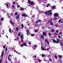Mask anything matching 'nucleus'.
Here are the masks:
<instances>
[{
	"label": "nucleus",
	"instance_id": "1",
	"mask_svg": "<svg viewBox=\"0 0 63 63\" xmlns=\"http://www.w3.org/2000/svg\"><path fill=\"white\" fill-rule=\"evenodd\" d=\"M52 11V10H50L48 12H45V14L47 15H51L52 14V13H51Z\"/></svg>",
	"mask_w": 63,
	"mask_h": 63
},
{
	"label": "nucleus",
	"instance_id": "2",
	"mask_svg": "<svg viewBox=\"0 0 63 63\" xmlns=\"http://www.w3.org/2000/svg\"><path fill=\"white\" fill-rule=\"evenodd\" d=\"M51 21H52V19H50V20H49V21L48 22L49 23V22H50V24L51 25H53V23L52 22H51Z\"/></svg>",
	"mask_w": 63,
	"mask_h": 63
},
{
	"label": "nucleus",
	"instance_id": "3",
	"mask_svg": "<svg viewBox=\"0 0 63 63\" xmlns=\"http://www.w3.org/2000/svg\"><path fill=\"white\" fill-rule=\"evenodd\" d=\"M28 2L29 4H30L31 5H33V4H34V2L32 1H30V0H28Z\"/></svg>",
	"mask_w": 63,
	"mask_h": 63
},
{
	"label": "nucleus",
	"instance_id": "4",
	"mask_svg": "<svg viewBox=\"0 0 63 63\" xmlns=\"http://www.w3.org/2000/svg\"><path fill=\"white\" fill-rule=\"evenodd\" d=\"M6 5L7 8H9L10 7V4L8 2L6 4Z\"/></svg>",
	"mask_w": 63,
	"mask_h": 63
},
{
	"label": "nucleus",
	"instance_id": "5",
	"mask_svg": "<svg viewBox=\"0 0 63 63\" xmlns=\"http://www.w3.org/2000/svg\"><path fill=\"white\" fill-rule=\"evenodd\" d=\"M58 14L57 13H55L54 15V16H55L56 17V16H58Z\"/></svg>",
	"mask_w": 63,
	"mask_h": 63
},
{
	"label": "nucleus",
	"instance_id": "6",
	"mask_svg": "<svg viewBox=\"0 0 63 63\" xmlns=\"http://www.w3.org/2000/svg\"><path fill=\"white\" fill-rule=\"evenodd\" d=\"M59 41H60V40L58 39H57L56 43H59Z\"/></svg>",
	"mask_w": 63,
	"mask_h": 63
},
{
	"label": "nucleus",
	"instance_id": "7",
	"mask_svg": "<svg viewBox=\"0 0 63 63\" xmlns=\"http://www.w3.org/2000/svg\"><path fill=\"white\" fill-rule=\"evenodd\" d=\"M36 47H37V46L35 45L34 47H33V49H35L36 48Z\"/></svg>",
	"mask_w": 63,
	"mask_h": 63
},
{
	"label": "nucleus",
	"instance_id": "8",
	"mask_svg": "<svg viewBox=\"0 0 63 63\" xmlns=\"http://www.w3.org/2000/svg\"><path fill=\"white\" fill-rule=\"evenodd\" d=\"M19 17V15H18L16 17V18L17 19H18Z\"/></svg>",
	"mask_w": 63,
	"mask_h": 63
},
{
	"label": "nucleus",
	"instance_id": "9",
	"mask_svg": "<svg viewBox=\"0 0 63 63\" xmlns=\"http://www.w3.org/2000/svg\"><path fill=\"white\" fill-rule=\"evenodd\" d=\"M22 15L23 16H27V15L25 14H22Z\"/></svg>",
	"mask_w": 63,
	"mask_h": 63
},
{
	"label": "nucleus",
	"instance_id": "10",
	"mask_svg": "<svg viewBox=\"0 0 63 63\" xmlns=\"http://www.w3.org/2000/svg\"><path fill=\"white\" fill-rule=\"evenodd\" d=\"M52 41L54 43H56V41L54 39H52Z\"/></svg>",
	"mask_w": 63,
	"mask_h": 63
},
{
	"label": "nucleus",
	"instance_id": "11",
	"mask_svg": "<svg viewBox=\"0 0 63 63\" xmlns=\"http://www.w3.org/2000/svg\"><path fill=\"white\" fill-rule=\"evenodd\" d=\"M47 41V40L46 39L45 40V42L47 43V44H49V42Z\"/></svg>",
	"mask_w": 63,
	"mask_h": 63
},
{
	"label": "nucleus",
	"instance_id": "12",
	"mask_svg": "<svg viewBox=\"0 0 63 63\" xmlns=\"http://www.w3.org/2000/svg\"><path fill=\"white\" fill-rule=\"evenodd\" d=\"M28 32H29V31H28V30H27V35H28L29 34H28Z\"/></svg>",
	"mask_w": 63,
	"mask_h": 63
},
{
	"label": "nucleus",
	"instance_id": "13",
	"mask_svg": "<svg viewBox=\"0 0 63 63\" xmlns=\"http://www.w3.org/2000/svg\"><path fill=\"white\" fill-rule=\"evenodd\" d=\"M41 49L42 50H46V49L43 48V46H41Z\"/></svg>",
	"mask_w": 63,
	"mask_h": 63
},
{
	"label": "nucleus",
	"instance_id": "14",
	"mask_svg": "<svg viewBox=\"0 0 63 63\" xmlns=\"http://www.w3.org/2000/svg\"><path fill=\"white\" fill-rule=\"evenodd\" d=\"M55 6H54L52 7V9L53 10V9H54V8H55Z\"/></svg>",
	"mask_w": 63,
	"mask_h": 63
},
{
	"label": "nucleus",
	"instance_id": "15",
	"mask_svg": "<svg viewBox=\"0 0 63 63\" xmlns=\"http://www.w3.org/2000/svg\"><path fill=\"white\" fill-rule=\"evenodd\" d=\"M41 20H37L36 22V23H37V22H41Z\"/></svg>",
	"mask_w": 63,
	"mask_h": 63
},
{
	"label": "nucleus",
	"instance_id": "16",
	"mask_svg": "<svg viewBox=\"0 0 63 63\" xmlns=\"http://www.w3.org/2000/svg\"><path fill=\"white\" fill-rule=\"evenodd\" d=\"M61 45V46H63V43L62 42H61L60 43Z\"/></svg>",
	"mask_w": 63,
	"mask_h": 63
},
{
	"label": "nucleus",
	"instance_id": "17",
	"mask_svg": "<svg viewBox=\"0 0 63 63\" xmlns=\"http://www.w3.org/2000/svg\"><path fill=\"white\" fill-rule=\"evenodd\" d=\"M23 45L24 46V45H25V47H26V43H23Z\"/></svg>",
	"mask_w": 63,
	"mask_h": 63
},
{
	"label": "nucleus",
	"instance_id": "18",
	"mask_svg": "<svg viewBox=\"0 0 63 63\" xmlns=\"http://www.w3.org/2000/svg\"><path fill=\"white\" fill-rule=\"evenodd\" d=\"M18 36H20L21 35V32H19L18 34Z\"/></svg>",
	"mask_w": 63,
	"mask_h": 63
},
{
	"label": "nucleus",
	"instance_id": "19",
	"mask_svg": "<svg viewBox=\"0 0 63 63\" xmlns=\"http://www.w3.org/2000/svg\"><path fill=\"white\" fill-rule=\"evenodd\" d=\"M58 56L59 57V58H62V56L61 55H59Z\"/></svg>",
	"mask_w": 63,
	"mask_h": 63
},
{
	"label": "nucleus",
	"instance_id": "20",
	"mask_svg": "<svg viewBox=\"0 0 63 63\" xmlns=\"http://www.w3.org/2000/svg\"><path fill=\"white\" fill-rule=\"evenodd\" d=\"M43 34L44 35V36H46V33L45 32H44L43 33Z\"/></svg>",
	"mask_w": 63,
	"mask_h": 63
},
{
	"label": "nucleus",
	"instance_id": "21",
	"mask_svg": "<svg viewBox=\"0 0 63 63\" xmlns=\"http://www.w3.org/2000/svg\"><path fill=\"white\" fill-rule=\"evenodd\" d=\"M3 54H4V52H2V54L1 56H0V57H2L3 56Z\"/></svg>",
	"mask_w": 63,
	"mask_h": 63
},
{
	"label": "nucleus",
	"instance_id": "22",
	"mask_svg": "<svg viewBox=\"0 0 63 63\" xmlns=\"http://www.w3.org/2000/svg\"><path fill=\"white\" fill-rule=\"evenodd\" d=\"M20 10H21H21L23 11L24 10V8H22L20 9Z\"/></svg>",
	"mask_w": 63,
	"mask_h": 63
},
{
	"label": "nucleus",
	"instance_id": "23",
	"mask_svg": "<svg viewBox=\"0 0 63 63\" xmlns=\"http://www.w3.org/2000/svg\"><path fill=\"white\" fill-rule=\"evenodd\" d=\"M50 6V4H48L47 5V6H46V7H49Z\"/></svg>",
	"mask_w": 63,
	"mask_h": 63
},
{
	"label": "nucleus",
	"instance_id": "24",
	"mask_svg": "<svg viewBox=\"0 0 63 63\" xmlns=\"http://www.w3.org/2000/svg\"><path fill=\"white\" fill-rule=\"evenodd\" d=\"M41 37L42 39H44V37L42 35H41Z\"/></svg>",
	"mask_w": 63,
	"mask_h": 63
},
{
	"label": "nucleus",
	"instance_id": "25",
	"mask_svg": "<svg viewBox=\"0 0 63 63\" xmlns=\"http://www.w3.org/2000/svg\"><path fill=\"white\" fill-rule=\"evenodd\" d=\"M21 39H22V38L23 37V36L22 35H21Z\"/></svg>",
	"mask_w": 63,
	"mask_h": 63
},
{
	"label": "nucleus",
	"instance_id": "26",
	"mask_svg": "<svg viewBox=\"0 0 63 63\" xmlns=\"http://www.w3.org/2000/svg\"><path fill=\"white\" fill-rule=\"evenodd\" d=\"M18 28H16V31H18Z\"/></svg>",
	"mask_w": 63,
	"mask_h": 63
},
{
	"label": "nucleus",
	"instance_id": "27",
	"mask_svg": "<svg viewBox=\"0 0 63 63\" xmlns=\"http://www.w3.org/2000/svg\"><path fill=\"white\" fill-rule=\"evenodd\" d=\"M9 31L10 33H11V28H9Z\"/></svg>",
	"mask_w": 63,
	"mask_h": 63
},
{
	"label": "nucleus",
	"instance_id": "28",
	"mask_svg": "<svg viewBox=\"0 0 63 63\" xmlns=\"http://www.w3.org/2000/svg\"><path fill=\"white\" fill-rule=\"evenodd\" d=\"M24 45H23V44H22L20 46V47H23V46Z\"/></svg>",
	"mask_w": 63,
	"mask_h": 63
},
{
	"label": "nucleus",
	"instance_id": "29",
	"mask_svg": "<svg viewBox=\"0 0 63 63\" xmlns=\"http://www.w3.org/2000/svg\"><path fill=\"white\" fill-rule=\"evenodd\" d=\"M55 58L56 59H57V56L56 55L55 56Z\"/></svg>",
	"mask_w": 63,
	"mask_h": 63
},
{
	"label": "nucleus",
	"instance_id": "30",
	"mask_svg": "<svg viewBox=\"0 0 63 63\" xmlns=\"http://www.w3.org/2000/svg\"><path fill=\"white\" fill-rule=\"evenodd\" d=\"M17 4L18 5V6H17V8H18V7H19V5H18V3H17Z\"/></svg>",
	"mask_w": 63,
	"mask_h": 63
},
{
	"label": "nucleus",
	"instance_id": "31",
	"mask_svg": "<svg viewBox=\"0 0 63 63\" xmlns=\"http://www.w3.org/2000/svg\"><path fill=\"white\" fill-rule=\"evenodd\" d=\"M61 21V19H60L59 21V22H60Z\"/></svg>",
	"mask_w": 63,
	"mask_h": 63
},
{
	"label": "nucleus",
	"instance_id": "32",
	"mask_svg": "<svg viewBox=\"0 0 63 63\" xmlns=\"http://www.w3.org/2000/svg\"><path fill=\"white\" fill-rule=\"evenodd\" d=\"M8 59L9 60V61H11V59H10V58L9 57H8Z\"/></svg>",
	"mask_w": 63,
	"mask_h": 63
},
{
	"label": "nucleus",
	"instance_id": "33",
	"mask_svg": "<svg viewBox=\"0 0 63 63\" xmlns=\"http://www.w3.org/2000/svg\"><path fill=\"white\" fill-rule=\"evenodd\" d=\"M15 15H17V12H16Z\"/></svg>",
	"mask_w": 63,
	"mask_h": 63
},
{
	"label": "nucleus",
	"instance_id": "34",
	"mask_svg": "<svg viewBox=\"0 0 63 63\" xmlns=\"http://www.w3.org/2000/svg\"><path fill=\"white\" fill-rule=\"evenodd\" d=\"M1 21H3V18H1Z\"/></svg>",
	"mask_w": 63,
	"mask_h": 63
},
{
	"label": "nucleus",
	"instance_id": "35",
	"mask_svg": "<svg viewBox=\"0 0 63 63\" xmlns=\"http://www.w3.org/2000/svg\"><path fill=\"white\" fill-rule=\"evenodd\" d=\"M21 27L22 28H23V24H21Z\"/></svg>",
	"mask_w": 63,
	"mask_h": 63
},
{
	"label": "nucleus",
	"instance_id": "36",
	"mask_svg": "<svg viewBox=\"0 0 63 63\" xmlns=\"http://www.w3.org/2000/svg\"><path fill=\"white\" fill-rule=\"evenodd\" d=\"M44 56H45V55H44V54H42V57H44Z\"/></svg>",
	"mask_w": 63,
	"mask_h": 63
},
{
	"label": "nucleus",
	"instance_id": "37",
	"mask_svg": "<svg viewBox=\"0 0 63 63\" xmlns=\"http://www.w3.org/2000/svg\"><path fill=\"white\" fill-rule=\"evenodd\" d=\"M58 32H59V31L58 30H57V31H56V33H58Z\"/></svg>",
	"mask_w": 63,
	"mask_h": 63
},
{
	"label": "nucleus",
	"instance_id": "38",
	"mask_svg": "<svg viewBox=\"0 0 63 63\" xmlns=\"http://www.w3.org/2000/svg\"><path fill=\"white\" fill-rule=\"evenodd\" d=\"M7 48H6L5 49V51H7Z\"/></svg>",
	"mask_w": 63,
	"mask_h": 63
},
{
	"label": "nucleus",
	"instance_id": "39",
	"mask_svg": "<svg viewBox=\"0 0 63 63\" xmlns=\"http://www.w3.org/2000/svg\"><path fill=\"white\" fill-rule=\"evenodd\" d=\"M6 48V47H5V46L4 45L3 46V48Z\"/></svg>",
	"mask_w": 63,
	"mask_h": 63
},
{
	"label": "nucleus",
	"instance_id": "40",
	"mask_svg": "<svg viewBox=\"0 0 63 63\" xmlns=\"http://www.w3.org/2000/svg\"><path fill=\"white\" fill-rule=\"evenodd\" d=\"M1 62H2V59H1L0 60V63H1Z\"/></svg>",
	"mask_w": 63,
	"mask_h": 63
},
{
	"label": "nucleus",
	"instance_id": "41",
	"mask_svg": "<svg viewBox=\"0 0 63 63\" xmlns=\"http://www.w3.org/2000/svg\"><path fill=\"white\" fill-rule=\"evenodd\" d=\"M52 32H54V30L52 29Z\"/></svg>",
	"mask_w": 63,
	"mask_h": 63
},
{
	"label": "nucleus",
	"instance_id": "42",
	"mask_svg": "<svg viewBox=\"0 0 63 63\" xmlns=\"http://www.w3.org/2000/svg\"><path fill=\"white\" fill-rule=\"evenodd\" d=\"M58 38H59V39H60V36L59 35V36H58Z\"/></svg>",
	"mask_w": 63,
	"mask_h": 63
},
{
	"label": "nucleus",
	"instance_id": "43",
	"mask_svg": "<svg viewBox=\"0 0 63 63\" xmlns=\"http://www.w3.org/2000/svg\"><path fill=\"white\" fill-rule=\"evenodd\" d=\"M31 36H32V37H33V36H34V34H32L31 35Z\"/></svg>",
	"mask_w": 63,
	"mask_h": 63
},
{
	"label": "nucleus",
	"instance_id": "44",
	"mask_svg": "<svg viewBox=\"0 0 63 63\" xmlns=\"http://www.w3.org/2000/svg\"><path fill=\"white\" fill-rule=\"evenodd\" d=\"M59 34H60V35H61V34H62V32H61L59 33Z\"/></svg>",
	"mask_w": 63,
	"mask_h": 63
},
{
	"label": "nucleus",
	"instance_id": "45",
	"mask_svg": "<svg viewBox=\"0 0 63 63\" xmlns=\"http://www.w3.org/2000/svg\"><path fill=\"white\" fill-rule=\"evenodd\" d=\"M56 18H56V17H55V18H54V19H55V20H56Z\"/></svg>",
	"mask_w": 63,
	"mask_h": 63
},
{
	"label": "nucleus",
	"instance_id": "46",
	"mask_svg": "<svg viewBox=\"0 0 63 63\" xmlns=\"http://www.w3.org/2000/svg\"><path fill=\"white\" fill-rule=\"evenodd\" d=\"M38 61L39 62H41V60H38Z\"/></svg>",
	"mask_w": 63,
	"mask_h": 63
},
{
	"label": "nucleus",
	"instance_id": "47",
	"mask_svg": "<svg viewBox=\"0 0 63 63\" xmlns=\"http://www.w3.org/2000/svg\"><path fill=\"white\" fill-rule=\"evenodd\" d=\"M15 3H16V2H13V4H15Z\"/></svg>",
	"mask_w": 63,
	"mask_h": 63
},
{
	"label": "nucleus",
	"instance_id": "48",
	"mask_svg": "<svg viewBox=\"0 0 63 63\" xmlns=\"http://www.w3.org/2000/svg\"><path fill=\"white\" fill-rule=\"evenodd\" d=\"M49 59L50 60V61H51V59L49 58Z\"/></svg>",
	"mask_w": 63,
	"mask_h": 63
},
{
	"label": "nucleus",
	"instance_id": "49",
	"mask_svg": "<svg viewBox=\"0 0 63 63\" xmlns=\"http://www.w3.org/2000/svg\"><path fill=\"white\" fill-rule=\"evenodd\" d=\"M34 32H37V31L35 30Z\"/></svg>",
	"mask_w": 63,
	"mask_h": 63
},
{
	"label": "nucleus",
	"instance_id": "50",
	"mask_svg": "<svg viewBox=\"0 0 63 63\" xmlns=\"http://www.w3.org/2000/svg\"><path fill=\"white\" fill-rule=\"evenodd\" d=\"M14 7H15V6H14V5H12V8H14Z\"/></svg>",
	"mask_w": 63,
	"mask_h": 63
},
{
	"label": "nucleus",
	"instance_id": "51",
	"mask_svg": "<svg viewBox=\"0 0 63 63\" xmlns=\"http://www.w3.org/2000/svg\"><path fill=\"white\" fill-rule=\"evenodd\" d=\"M55 35H57L58 34V33H55Z\"/></svg>",
	"mask_w": 63,
	"mask_h": 63
},
{
	"label": "nucleus",
	"instance_id": "52",
	"mask_svg": "<svg viewBox=\"0 0 63 63\" xmlns=\"http://www.w3.org/2000/svg\"><path fill=\"white\" fill-rule=\"evenodd\" d=\"M55 26L57 27V26H58V25H55Z\"/></svg>",
	"mask_w": 63,
	"mask_h": 63
},
{
	"label": "nucleus",
	"instance_id": "53",
	"mask_svg": "<svg viewBox=\"0 0 63 63\" xmlns=\"http://www.w3.org/2000/svg\"><path fill=\"white\" fill-rule=\"evenodd\" d=\"M29 45L31 44V42H29Z\"/></svg>",
	"mask_w": 63,
	"mask_h": 63
},
{
	"label": "nucleus",
	"instance_id": "54",
	"mask_svg": "<svg viewBox=\"0 0 63 63\" xmlns=\"http://www.w3.org/2000/svg\"><path fill=\"white\" fill-rule=\"evenodd\" d=\"M21 39L22 42H23V40H22V39Z\"/></svg>",
	"mask_w": 63,
	"mask_h": 63
},
{
	"label": "nucleus",
	"instance_id": "55",
	"mask_svg": "<svg viewBox=\"0 0 63 63\" xmlns=\"http://www.w3.org/2000/svg\"><path fill=\"white\" fill-rule=\"evenodd\" d=\"M49 34V36H50V33H49V34Z\"/></svg>",
	"mask_w": 63,
	"mask_h": 63
},
{
	"label": "nucleus",
	"instance_id": "56",
	"mask_svg": "<svg viewBox=\"0 0 63 63\" xmlns=\"http://www.w3.org/2000/svg\"><path fill=\"white\" fill-rule=\"evenodd\" d=\"M17 54H21L20 53H19L17 52Z\"/></svg>",
	"mask_w": 63,
	"mask_h": 63
},
{
	"label": "nucleus",
	"instance_id": "57",
	"mask_svg": "<svg viewBox=\"0 0 63 63\" xmlns=\"http://www.w3.org/2000/svg\"><path fill=\"white\" fill-rule=\"evenodd\" d=\"M12 24L13 25V26H14V23H12Z\"/></svg>",
	"mask_w": 63,
	"mask_h": 63
},
{
	"label": "nucleus",
	"instance_id": "58",
	"mask_svg": "<svg viewBox=\"0 0 63 63\" xmlns=\"http://www.w3.org/2000/svg\"><path fill=\"white\" fill-rule=\"evenodd\" d=\"M49 48H47V50H49Z\"/></svg>",
	"mask_w": 63,
	"mask_h": 63
},
{
	"label": "nucleus",
	"instance_id": "59",
	"mask_svg": "<svg viewBox=\"0 0 63 63\" xmlns=\"http://www.w3.org/2000/svg\"><path fill=\"white\" fill-rule=\"evenodd\" d=\"M10 23H11V24H12V21H10Z\"/></svg>",
	"mask_w": 63,
	"mask_h": 63
},
{
	"label": "nucleus",
	"instance_id": "60",
	"mask_svg": "<svg viewBox=\"0 0 63 63\" xmlns=\"http://www.w3.org/2000/svg\"><path fill=\"white\" fill-rule=\"evenodd\" d=\"M56 36H54L53 37H54V38H56Z\"/></svg>",
	"mask_w": 63,
	"mask_h": 63
},
{
	"label": "nucleus",
	"instance_id": "61",
	"mask_svg": "<svg viewBox=\"0 0 63 63\" xmlns=\"http://www.w3.org/2000/svg\"><path fill=\"white\" fill-rule=\"evenodd\" d=\"M48 28H49V29H50V28H51L50 27H48Z\"/></svg>",
	"mask_w": 63,
	"mask_h": 63
},
{
	"label": "nucleus",
	"instance_id": "62",
	"mask_svg": "<svg viewBox=\"0 0 63 63\" xmlns=\"http://www.w3.org/2000/svg\"><path fill=\"white\" fill-rule=\"evenodd\" d=\"M9 57H10V56H11V55H9Z\"/></svg>",
	"mask_w": 63,
	"mask_h": 63
},
{
	"label": "nucleus",
	"instance_id": "63",
	"mask_svg": "<svg viewBox=\"0 0 63 63\" xmlns=\"http://www.w3.org/2000/svg\"><path fill=\"white\" fill-rule=\"evenodd\" d=\"M44 28V27H42V28Z\"/></svg>",
	"mask_w": 63,
	"mask_h": 63
},
{
	"label": "nucleus",
	"instance_id": "64",
	"mask_svg": "<svg viewBox=\"0 0 63 63\" xmlns=\"http://www.w3.org/2000/svg\"><path fill=\"white\" fill-rule=\"evenodd\" d=\"M34 16H34V15H33V16H32V17H34Z\"/></svg>",
	"mask_w": 63,
	"mask_h": 63
}]
</instances>
